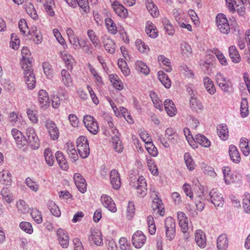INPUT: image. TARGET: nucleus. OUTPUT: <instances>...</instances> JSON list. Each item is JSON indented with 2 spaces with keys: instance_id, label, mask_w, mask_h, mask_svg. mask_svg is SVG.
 Here are the masks:
<instances>
[{
  "instance_id": "obj_18",
  "label": "nucleus",
  "mask_w": 250,
  "mask_h": 250,
  "mask_svg": "<svg viewBox=\"0 0 250 250\" xmlns=\"http://www.w3.org/2000/svg\"><path fill=\"white\" fill-rule=\"evenodd\" d=\"M110 183L113 188L119 189L121 185V178L119 173L116 169H112L110 173Z\"/></svg>"
},
{
  "instance_id": "obj_29",
  "label": "nucleus",
  "mask_w": 250,
  "mask_h": 250,
  "mask_svg": "<svg viewBox=\"0 0 250 250\" xmlns=\"http://www.w3.org/2000/svg\"><path fill=\"white\" fill-rule=\"evenodd\" d=\"M165 135L169 141L173 144L178 142V136L176 130L172 127H168L165 130Z\"/></svg>"
},
{
  "instance_id": "obj_62",
  "label": "nucleus",
  "mask_w": 250,
  "mask_h": 250,
  "mask_svg": "<svg viewBox=\"0 0 250 250\" xmlns=\"http://www.w3.org/2000/svg\"><path fill=\"white\" fill-rule=\"evenodd\" d=\"M135 44L138 50L141 52L144 53L149 50L148 46L144 42H142L141 40H137L135 42Z\"/></svg>"
},
{
  "instance_id": "obj_46",
  "label": "nucleus",
  "mask_w": 250,
  "mask_h": 250,
  "mask_svg": "<svg viewBox=\"0 0 250 250\" xmlns=\"http://www.w3.org/2000/svg\"><path fill=\"white\" fill-rule=\"evenodd\" d=\"M48 208L52 215L56 217L60 216L61 214L60 209L53 201H50L48 202Z\"/></svg>"
},
{
  "instance_id": "obj_54",
  "label": "nucleus",
  "mask_w": 250,
  "mask_h": 250,
  "mask_svg": "<svg viewBox=\"0 0 250 250\" xmlns=\"http://www.w3.org/2000/svg\"><path fill=\"white\" fill-rule=\"evenodd\" d=\"M184 135L188 143L193 148L197 147L196 144H194V138L192 137L189 129L188 128H185L183 130Z\"/></svg>"
},
{
  "instance_id": "obj_59",
  "label": "nucleus",
  "mask_w": 250,
  "mask_h": 250,
  "mask_svg": "<svg viewBox=\"0 0 250 250\" xmlns=\"http://www.w3.org/2000/svg\"><path fill=\"white\" fill-rule=\"evenodd\" d=\"M53 33L57 40L61 45L63 46L64 48H67V46L65 43V40L62 38L59 31L57 29H54L53 30Z\"/></svg>"
},
{
  "instance_id": "obj_42",
  "label": "nucleus",
  "mask_w": 250,
  "mask_h": 250,
  "mask_svg": "<svg viewBox=\"0 0 250 250\" xmlns=\"http://www.w3.org/2000/svg\"><path fill=\"white\" fill-rule=\"evenodd\" d=\"M87 34L89 40L92 42L93 45L95 47H100L101 46V43L95 32L93 30L89 29L87 31Z\"/></svg>"
},
{
  "instance_id": "obj_58",
  "label": "nucleus",
  "mask_w": 250,
  "mask_h": 250,
  "mask_svg": "<svg viewBox=\"0 0 250 250\" xmlns=\"http://www.w3.org/2000/svg\"><path fill=\"white\" fill-rule=\"evenodd\" d=\"M19 227L21 229L25 232L31 234L33 231L31 223L27 222H21L20 223Z\"/></svg>"
},
{
  "instance_id": "obj_26",
  "label": "nucleus",
  "mask_w": 250,
  "mask_h": 250,
  "mask_svg": "<svg viewBox=\"0 0 250 250\" xmlns=\"http://www.w3.org/2000/svg\"><path fill=\"white\" fill-rule=\"evenodd\" d=\"M164 105L167 114L171 117L174 116L177 110L173 101L169 99H166L164 102Z\"/></svg>"
},
{
  "instance_id": "obj_63",
  "label": "nucleus",
  "mask_w": 250,
  "mask_h": 250,
  "mask_svg": "<svg viewBox=\"0 0 250 250\" xmlns=\"http://www.w3.org/2000/svg\"><path fill=\"white\" fill-rule=\"evenodd\" d=\"M42 68L44 73L48 77H51L52 75V70L51 64L49 62H45L42 63Z\"/></svg>"
},
{
  "instance_id": "obj_37",
  "label": "nucleus",
  "mask_w": 250,
  "mask_h": 250,
  "mask_svg": "<svg viewBox=\"0 0 250 250\" xmlns=\"http://www.w3.org/2000/svg\"><path fill=\"white\" fill-rule=\"evenodd\" d=\"M217 134L220 139L226 140L229 137V131L226 125H220L217 127Z\"/></svg>"
},
{
  "instance_id": "obj_39",
  "label": "nucleus",
  "mask_w": 250,
  "mask_h": 250,
  "mask_svg": "<svg viewBox=\"0 0 250 250\" xmlns=\"http://www.w3.org/2000/svg\"><path fill=\"white\" fill-rule=\"evenodd\" d=\"M26 113L28 119L33 124H37L38 122V111L32 108H28L26 110Z\"/></svg>"
},
{
  "instance_id": "obj_15",
  "label": "nucleus",
  "mask_w": 250,
  "mask_h": 250,
  "mask_svg": "<svg viewBox=\"0 0 250 250\" xmlns=\"http://www.w3.org/2000/svg\"><path fill=\"white\" fill-rule=\"evenodd\" d=\"M177 219L181 231L187 233L188 230V219L186 214L182 211H178L177 213Z\"/></svg>"
},
{
  "instance_id": "obj_30",
  "label": "nucleus",
  "mask_w": 250,
  "mask_h": 250,
  "mask_svg": "<svg viewBox=\"0 0 250 250\" xmlns=\"http://www.w3.org/2000/svg\"><path fill=\"white\" fill-rule=\"evenodd\" d=\"M229 154L232 161L235 163H239L241 160L240 153L236 147L234 145H230L229 147Z\"/></svg>"
},
{
  "instance_id": "obj_23",
  "label": "nucleus",
  "mask_w": 250,
  "mask_h": 250,
  "mask_svg": "<svg viewBox=\"0 0 250 250\" xmlns=\"http://www.w3.org/2000/svg\"><path fill=\"white\" fill-rule=\"evenodd\" d=\"M152 207L153 210H157L161 216L165 214L164 207L162 200L158 197L152 198Z\"/></svg>"
},
{
  "instance_id": "obj_47",
  "label": "nucleus",
  "mask_w": 250,
  "mask_h": 250,
  "mask_svg": "<svg viewBox=\"0 0 250 250\" xmlns=\"http://www.w3.org/2000/svg\"><path fill=\"white\" fill-rule=\"evenodd\" d=\"M136 69L141 73L147 75L149 73V69L144 62L138 61L136 62Z\"/></svg>"
},
{
  "instance_id": "obj_53",
  "label": "nucleus",
  "mask_w": 250,
  "mask_h": 250,
  "mask_svg": "<svg viewBox=\"0 0 250 250\" xmlns=\"http://www.w3.org/2000/svg\"><path fill=\"white\" fill-rule=\"evenodd\" d=\"M248 102L246 99L243 98L241 100L240 112L242 117H245L248 115Z\"/></svg>"
},
{
  "instance_id": "obj_11",
  "label": "nucleus",
  "mask_w": 250,
  "mask_h": 250,
  "mask_svg": "<svg viewBox=\"0 0 250 250\" xmlns=\"http://www.w3.org/2000/svg\"><path fill=\"white\" fill-rule=\"evenodd\" d=\"M45 126L51 139L54 141L57 140L59 137L60 132L56 124L51 120H47Z\"/></svg>"
},
{
  "instance_id": "obj_14",
  "label": "nucleus",
  "mask_w": 250,
  "mask_h": 250,
  "mask_svg": "<svg viewBox=\"0 0 250 250\" xmlns=\"http://www.w3.org/2000/svg\"><path fill=\"white\" fill-rule=\"evenodd\" d=\"M112 8L120 17L125 18L128 16L127 10L116 0H110Z\"/></svg>"
},
{
  "instance_id": "obj_10",
  "label": "nucleus",
  "mask_w": 250,
  "mask_h": 250,
  "mask_svg": "<svg viewBox=\"0 0 250 250\" xmlns=\"http://www.w3.org/2000/svg\"><path fill=\"white\" fill-rule=\"evenodd\" d=\"M21 53L22 55L21 61L22 68H27V67L32 66V58L31 57V53L29 48L27 47H23Z\"/></svg>"
},
{
  "instance_id": "obj_21",
  "label": "nucleus",
  "mask_w": 250,
  "mask_h": 250,
  "mask_svg": "<svg viewBox=\"0 0 250 250\" xmlns=\"http://www.w3.org/2000/svg\"><path fill=\"white\" fill-rule=\"evenodd\" d=\"M90 241H92L97 246L103 244V238L101 231L99 229H93L88 237Z\"/></svg>"
},
{
  "instance_id": "obj_7",
  "label": "nucleus",
  "mask_w": 250,
  "mask_h": 250,
  "mask_svg": "<svg viewBox=\"0 0 250 250\" xmlns=\"http://www.w3.org/2000/svg\"><path fill=\"white\" fill-rule=\"evenodd\" d=\"M209 201L215 207H222L224 204V199L222 194L219 192L216 188L212 189L208 194Z\"/></svg>"
},
{
  "instance_id": "obj_50",
  "label": "nucleus",
  "mask_w": 250,
  "mask_h": 250,
  "mask_svg": "<svg viewBox=\"0 0 250 250\" xmlns=\"http://www.w3.org/2000/svg\"><path fill=\"white\" fill-rule=\"evenodd\" d=\"M30 215L34 221L38 224L42 222V216L41 212L36 208H32L30 211Z\"/></svg>"
},
{
  "instance_id": "obj_51",
  "label": "nucleus",
  "mask_w": 250,
  "mask_h": 250,
  "mask_svg": "<svg viewBox=\"0 0 250 250\" xmlns=\"http://www.w3.org/2000/svg\"><path fill=\"white\" fill-rule=\"evenodd\" d=\"M135 208L133 202L130 201L128 203V206L126 210V217L128 220H131L134 216Z\"/></svg>"
},
{
  "instance_id": "obj_24",
  "label": "nucleus",
  "mask_w": 250,
  "mask_h": 250,
  "mask_svg": "<svg viewBox=\"0 0 250 250\" xmlns=\"http://www.w3.org/2000/svg\"><path fill=\"white\" fill-rule=\"evenodd\" d=\"M229 246V240L226 234L220 235L217 239L218 250H227Z\"/></svg>"
},
{
  "instance_id": "obj_52",
  "label": "nucleus",
  "mask_w": 250,
  "mask_h": 250,
  "mask_svg": "<svg viewBox=\"0 0 250 250\" xmlns=\"http://www.w3.org/2000/svg\"><path fill=\"white\" fill-rule=\"evenodd\" d=\"M181 51L183 56L189 57L192 54L190 46L187 42H183L181 44Z\"/></svg>"
},
{
  "instance_id": "obj_31",
  "label": "nucleus",
  "mask_w": 250,
  "mask_h": 250,
  "mask_svg": "<svg viewBox=\"0 0 250 250\" xmlns=\"http://www.w3.org/2000/svg\"><path fill=\"white\" fill-rule=\"evenodd\" d=\"M229 56L234 63H238L241 61V57L235 45H231L229 48Z\"/></svg>"
},
{
  "instance_id": "obj_12",
  "label": "nucleus",
  "mask_w": 250,
  "mask_h": 250,
  "mask_svg": "<svg viewBox=\"0 0 250 250\" xmlns=\"http://www.w3.org/2000/svg\"><path fill=\"white\" fill-rule=\"evenodd\" d=\"M199 190L201 191V193L195 198V204L197 209L199 211H202L205 205L204 200L209 201V198H208V193L203 190V187L201 186L199 188Z\"/></svg>"
},
{
  "instance_id": "obj_8",
  "label": "nucleus",
  "mask_w": 250,
  "mask_h": 250,
  "mask_svg": "<svg viewBox=\"0 0 250 250\" xmlns=\"http://www.w3.org/2000/svg\"><path fill=\"white\" fill-rule=\"evenodd\" d=\"M11 134L16 142L18 147L22 148L27 146L28 141L21 131L17 129L13 128L11 130Z\"/></svg>"
},
{
  "instance_id": "obj_56",
  "label": "nucleus",
  "mask_w": 250,
  "mask_h": 250,
  "mask_svg": "<svg viewBox=\"0 0 250 250\" xmlns=\"http://www.w3.org/2000/svg\"><path fill=\"white\" fill-rule=\"evenodd\" d=\"M184 160L188 168L191 171L194 169V163L193 159L188 153H186L184 155Z\"/></svg>"
},
{
  "instance_id": "obj_33",
  "label": "nucleus",
  "mask_w": 250,
  "mask_h": 250,
  "mask_svg": "<svg viewBox=\"0 0 250 250\" xmlns=\"http://www.w3.org/2000/svg\"><path fill=\"white\" fill-rule=\"evenodd\" d=\"M61 76L62 82L66 87H70L72 85V79L67 70L63 69L61 71Z\"/></svg>"
},
{
  "instance_id": "obj_6",
  "label": "nucleus",
  "mask_w": 250,
  "mask_h": 250,
  "mask_svg": "<svg viewBox=\"0 0 250 250\" xmlns=\"http://www.w3.org/2000/svg\"><path fill=\"white\" fill-rule=\"evenodd\" d=\"M83 123L87 129L92 134L96 135L99 131V125L93 117L85 115L83 117Z\"/></svg>"
},
{
  "instance_id": "obj_2",
  "label": "nucleus",
  "mask_w": 250,
  "mask_h": 250,
  "mask_svg": "<svg viewBox=\"0 0 250 250\" xmlns=\"http://www.w3.org/2000/svg\"><path fill=\"white\" fill-rule=\"evenodd\" d=\"M216 23L218 29L223 34H228L230 27L226 16L222 13L218 14L216 17Z\"/></svg>"
},
{
  "instance_id": "obj_20",
  "label": "nucleus",
  "mask_w": 250,
  "mask_h": 250,
  "mask_svg": "<svg viewBox=\"0 0 250 250\" xmlns=\"http://www.w3.org/2000/svg\"><path fill=\"white\" fill-rule=\"evenodd\" d=\"M195 240L196 244L203 249L206 246V236L205 233L201 229H197L195 232Z\"/></svg>"
},
{
  "instance_id": "obj_38",
  "label": "nucleus",
  "mask_w": 250,
  "mask_h": 250,
  "mask_svg": "<svg viewBox=\"0 0 250 250\" xmlns=\"http://www.w3.org/2000/svg\"><path fill=\"white\" fill-rule=\"evenodd\" d=\"M158 76L159 80L166 88H169L171 86L170 80L163 71H158Z\"/></svg>"
},
{
  "instance_id": "obj_48",
  "label": "nucleus",
  "mask_w": 250,
  "mask_h": 250,
  "mask_svg": "<svg viewBox=\"0 0 250 250\" xmlns=\"http://www.w3.org/2000/svg\"><path fill=\"white\" fill-rule=\"evenodd\" d=\"M118 65L125 76H127L130 74V69L127 66V63L123 59H119Z\"/></svg>"
},
{
  "instance_id": "obj_25",
  "label": "nucleus",
  "mask_w": 250,
  "mask_h": 250,
  "mask_svg": "<svg viewBox=\"0 0 250 250\" xmlns=\"http://www.w3.org/2000/svg\"><path fill=\"white\" fill-rule=\"evenodd\" d=\"M103 43L106 51L110 54L115 53L116 45L113 40L105 36L103 39Z\"/></svg>"
},
{
  "instance_id": "obj_43",
  "label": "nucleus",
  "mask_w": 250,
  "mask_h": 250,
  "mask_svg": "<svg viewBox=\"0 0 250 250\" xmlns=\"http://www.w3.org/2000/svg\"><path fill=\"white\" fill-rule=\"evenodd\" d=\"M224 174V179L226 184L229 185L234 182L233 175L231 174L230 169L228 167H224L222 168Z\"/></svg>"
},
{
  "instance_id": "obj_17",
  "label": "nucleus",
  "mask_w": 250,
  "mask_h": 250,
  "mask_svg": "<svg viewBox=\"0 0 250 250\" xmlns=\"http://www.w3.org/2000/svg\"><path fill=\"white\" fill-rule=\"evenodd\" d=\"M101 201L104 207L107 208L110 211L115 212L117 211L115 204L112 198L108 195H102L101 197Z\"/></svg>"
},
{
  "instance_id": "obj_60",
  "label": "nucleus",
  "mask_w": 250,
  "mask_h": 250,
  "mask_svg": "<svg viewBox=\"0 0 250 250\" xmlns=\"http://www.w3.org/2000/svg\"><path fill=\"white\" fill-rule=\"evenodd\" d=\"M25 184L32 191L36 192L39 189V185L33 181L30 178L28 177L25 179Z\"/></svg>"
},
{
  "instance_id": "obj_44",
  "label": "nucleus",
  "mask_w": 250,
  "mask_h": 250,
  "mask_svg": "<svg viewBox=\"0 0 250 250\" xmlns=\"http://www.w3.org/2000/svg\"><path fill=\"white\" fill-rule=\"evenodd\" d=\"M158 61L162 63L163 65H165L166 67L164 68V69L168 72H170L172 70V66L170 64V60L166 58L164 55H160L158 57Z\"/></svg>"
},
{
  "instance_id": "obj_22",
  "label": "nucleus",
  "mask_w": 250,
  "mask_h": 250,
  "mask_svg": "<svg viewBox=\"0 0 250 250\" xmlns=\"http://www.w3.org/2000/svg\"><path fill=\"white\" fill-rule=\"evenodd\" d=\"M60 55L67 69L71 70L75 62L73 57L65 50L61 51Z\"/></svg>"
},
{
  "instance_id": "obj_57",
  "label": "nucleus",
  "mask_w": 250,
  "mask_h": 250,
  "mask_svg": "<svg viewBox=\"0 0 250 250\" xmlns=\"http://www.w3.org/2000/svg\"><path fill=\"white\" fill-rule=\"evenodd\" d=\"M17 207L22 213L25 214L29 211V208L24 200H20L17 203Z\"/></svg>"
},
{
  "instance_id": "obj_5",
  "label": "nucleus",
  "mask_w": 250,
  "mask_h": 250,
  "mask_svg": "<svg viewBox=\"0 0 250 250\" xmlns=\"http://www.w3.org/2000/svg\"><path fill=\"white\" fill-rule=\"evenodd\" d=\"M215 81L217 85L225 92H229V88L232 86V83L229 80H227L220 72H218L215 76Z\"/></svg>"
},
{
  "instance_id": "obj_27",
  "label": "nucleus",
  "mask_w": 250,
  "mask_h": 250,
  "mask_svg": "<svg viewBox=\"0 0 250 250\" xmlns=\"http://www.w3.org/2000/svg\"><path fill=\"white\" fill-rule=\"evenodd\" d=\"M204 87L210 95H213L216 92V88L211 79L208 77H205L203 79Z\"/></svg>"
},
{
  "instance_id": "obj_34",
  "label": "nucleus",
  "mask_w": 250,
  "mask_h": 250,
  "mask_svg": "<svg viewBox=\"0 0 250 250\" xmlns=\"http://www.w3.org/2000/svg\"><path fill=\"white\" fill-rule=\"evenodd\" d=\"M194 143H197L205 147H208L210 146V141L205 136L200 134L196 135Z\"/></svg>"
},
{
  "instance_id": "obj_55",
  "label": "nucleus",
  "mask_w": 250,
  "mask_h": 250,
  "mask_svg": "<svg viewBox=\"0 0 250 250\" xmlns=\"http://www.w3.org/2000/svg\"><path fill=\"white\" fill-rule=\"evenodd\" d=\"M162 22L164 28L167 34L169 35H172L174 33V30L169 21L167 19L165 18L163 20Z\"/></svg>"
},
{
  "instance_id": "obj_1",
  "label": "nucleus",
  "mask_w": 250,
  "mask_h": 250,
  "mask_svg": "<svg viewBox=\"0 0 250 250\" xmlns=\"http://www.w3.org/2000/svg\"><path fill=\"white\" fill-rule=\"evenodd\" d=\"M77 147L78 152L82 158H86L88 156L90 152L89 143L85 136H81L77 139Z\"/></svg>"
},
{
  "instance_id": "obj_40",
  "label": "nucleus",
  "mask_w": 250,
  "mask_h": 250,
  "mask_svg": "<svg viewBox=\"0 0 250 250\" xmlns=\"http://www.w3.org/2000/svg\"><path fill=\"white\" fill-rule=\"evenodd\" d=\"M43 154L47 164L49 166H52L54 163L55 159L51 149L49 148L45 149Z\"/></svg>"
},
{
  "instance_id": "obj_45",
  "label": "nucleus",
  "mask_w": 250,
  "mask_h": 250,
  "mask_svg": "<svg viewBox=\"0 0 250 250\" xmlns=\"http://www.w3.org/2000/svg\"><path fill=\"white\" fill-rule=\"evenodd\" d=\"M28 142L33 149L36 150L39 148L40 142L36 133H35L28 138Z\"/></svg>"
},
{
  "instance_id": "obj_61",
  "label": "nucleus",
  "mask_w": 250,
  "mask_h": 250,
  "mask_svg": "<svg viewBox=\"0 0 250 250\" xmlns=\"http://www.w3.org/2000/svg\"><path fill=\"white\" fill-rule=\"evenodd\" d=\"M9 190L7 188H3L1 190V195L2 196V198L7 203H10L12 202L13 199L11 193L8 192Z\"/></svg>"
},
{
  "instance_id": "obj_3",
  "label": "nucleus",
  "mask_w": 250,
  "mask_h": 250,
  "mask_svg": "<svg viewBox=\"0 0 250 250\" xmlns=\"http://www.w3.org/2000/svg\"><path fill=\"white\" fill-rule=\"evenodd\" d=\"M165 228L167 239L172 240L175 236V222L171 217H168L165 221Z\"/></svg>"
},
{
  "instance_id": "obj_41",
  "label": "nucleus",
  "mask_w": 250,
  "mask_h": 250,
  "mask_svg": "<svg viewBox=\"0 0 250 250\" xmlns=\"http://www.w3.org/2000/svg\"><path fill=\"white\" fill-rule=\"evenodd\" d=\"M105 24L108 31L111 34L115 35L117 33V28L114 21L110 18L105 19Z\"/></svg>"
},
{
  "instance_id": "obj_9",
  "label": "nucleus",
  "mask_w": 250,
  "mask_h": 250,
  "mask_svg": "<svg viewBox=\"0 0 250 250\" xmlns=\"http://www.w3.org/2000/svg\"><path fill=\"white\" fill-rule=\"evenodd\" d=\"M146 242V236L140 230L136 231L132 236V244L135 248L140 249Z\"/></svg>"
},
{
  "instance_id": "obj_13",
  "label": "nucleus",
  "mask_w": 250,
  "mask_h": 250,
  "mask_svg": "<svg viewBox=\"0 0 250 250\" xmlns=\"http://www.w3.org/2000/svg\"><path fill=\"white\" fill-rule=\"evenodd\" d=\"M38 100L41 108L46 109L49 106L50 101L48 93L41 89L38 93Z\"/></svg>"
},
{
  "instance_id": "obj_64",
  "label": "nucleus",
  "mask_w": 250,
  "mask_h": 250,
  "mask_svg": "<svg viewBox=\"0 0 250 250\" xmlns=\"http://www.w3.org/2000/svg\"><path fill=\"white\" fill-rule=\"evenodd\" d=\"M214 53L219 60L220 63L223 65H227L228 64L227 60L222 52L218 49L215 50Z\"/></svg>"
},
{
  "instance_id": "obj_19",
  "label": "nucleus",
  "mask_w": 250,
  "mask_h": 250,
  "mask_svg": "<svg viewBox=\"0 0 250 250\" xmlns=\"http://www.w3.org/2000/svg\"><path fill=\"white\" fill-rule=\"evenodd\" d=\"M57 235L60 245L63 248H66L69 245V237L67 233L61 229H58Z\"/></svg>"
},
{
  "instance_id": "obj_16",
  "label": "nucleus",
  "mask_w": 250,
  "mask_h": 250,
  "mask_svg": "<svg viewBox=\"0 0 250 250\" xmlns=\"http://www.w3.org/2000/svg\"><path fill=\"white\" fill-rule=\"evenodd\" d=\"M74 181L79 190L83 193L86 191L87 184L85 179L78 173L74 175Z\"/></svg>"
},
{
  "instance_id": "obj_36",
  "label": "nucleus",
  "mask_w": 250,
  "mask_h": 250,
  "mask_svg": "<svg viewBox=\"0 0 250 250\" xmlns=\"http://www.w3.org/2000/svg\"><path fill=\"white\" fill-rule=\"evenodd\" d=\"M11 174L6 169H4L0 172V179L1 182L6 186L10 185L11 183Z\"/></svg>"
},
{
  "instance_id": "obj_35",
  "label": "nucleus",
  "mask_w": 250,
  "mask_h": 250,
  "mask_svg": "<svg viewBox=\"0 0 250 250\" xmlns=\"http://www.w3.org/2000/svg\"><path fill=\"white\" fill-rule=\"evenodd\" d=\"M146 32L150 37L156 38L158 36V30L153 24L148 21L146 22Z\"/></svg>"
},
{
  "instance_id": "obj_49",
  "label": "nucleus",
  "mask_w": 250,
  "mask_h": 250,
  "mask_svg": "<svg viewBox=\"0 0 250 250\" xmlns=\"http://www.w3.org/2000/svg\"><path fill=\"white\" fill-rule=\"evenodd\" d=\"M149 96L153 102L154 106L159 110H162L163 108L162 103L156 94L155 92H150Z\"/></svg>"
},
{
  "instance_id": "obj_4",
  "label": "nucleus",
  "mask_w": 250,
  "mask_h": 250,
  "mask_svg": "<svg viewBox=\"0 0 250 250\" xmlns=\"http://www.w3.org/2000/svg\"><path fill=\"white\" fill-rule=\"evenodd\" d=\"M23 70L24 81L29 89H34L36 85L35 76L33 73L32 66L22 68Z\"/></svg>"
},
{
  "instance_id": "obj_32",
  "label": "nucleus",
  "mask_w": 250,
  "mask_h": 250,
  "mask_svg": "<svg viewBox=\"0 0 250 250\" xmlns=\"http://www.w3.org/2000/svg\"><path fill=\"white\" fill-rule=\"evenodd\" d=\"M65 149L69 157L75 161L78 158V154L74 145L71 142H67L65 144Z\"/></svg>"
},
{
  "instance_id": "obj_28",
  "label": "nucleus",
  "mask_w": 250,
  "mask_h": 250,
  "mask_svg": "<svg viewBox=\"0 0 250 250\" xmlns=\"http://www.w3.org/2000/svg\"><path fill=\"white\" fill-rule=\"evenodd\" d=\"M56 160L60 167L64 170H66L68 168V164L63 154L60 151H58L55 154Z\"/></svg>"
}]
</instances>
